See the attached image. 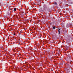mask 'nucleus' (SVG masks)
I'll return each mask as SVG.
<instances>
[{
  "instance_id": "nucleus-1",
  "label": "nucleus",
  "mask_w": 73,
  "mask_h": 73,
  "mask_svg": "<svg viewBox=\"0 0 73 73\" xmlns=\"http://www.w3.org/2000/svg\"><path fill=\"white\" fill-rule=\"evenodd\" d=\"M71 25H72V23H68L67 24V25L66 26V27H70V26H71Z\"/></svg>"
},
{
  "instance_id": "nucleus-2",
  "label": "nucleus",
  "mask_w": 73,
  "mask_h": 73,
  "mask_svg": "<svg viewBox=\"0 0 73 73\" xmlns=\"http://www.w3.org/2000/svg\"><path fill=\"white\" fill-rule=\"evenodd\" d=\"M63 33L64 35H66L67 33V31L66 30L63 32Z\"/></svg>"
},
{
  "instance_id": "nucleus-3",
  "label": "nucleus",
  "mask_w": 73,
  "mask_h": 73,
  "mask_svg": "<svg viewBox=\"0 0 73 73\" xmlns=\"http://www.w3.org/2000/svg\"><path fill=\"white\" fill-rule=\"evenodd\" d=\"M46 16L47 17H49V14L48 13L46 14Z\"/></svg>"
},
{
  "instance_id": "nucleus-4",
  "label": "nucleus",
  "mask_w": 73,
  "mask_h": 73,
  "mask_svg": "<svg viewBox=\"0 0 73 73\" xmlns=\"http://www.w3.org/2000/svg\"><path fill=\"white\" fill-rule=\"evenodd\" d=\"M60 29H58V34H60Z\"/></svg>"
},
{
  "instance_id": "nucleus-5",
  "label": "nucleus",
  "mask_w": 73,
  "mask_h": 73,
  "mask_svg": "<svg viewBox=\"0 0 73 73\" xmlns=\"http://www.w3.org/2000/svg\"><path fill=\"white\" fill-rule=\"evenodd\" d=\"M21 13H24V12L23 11V10H21Z\"/></svg>"
},
{
  "instance_id": "nucleus-6",
  "label": "nucleus",
  "mask_w": 73,
  "mask_h": 73,
  "mask_svg": "<svg viewBox=\"0 0 73 73\" xmlns=\"http://www.w3.org/2000/svg\"><path fill=\"white\" fill-rule=\"evenodd\" d=\"M14 11H16V8H15L14 9Z\"/></svg>"
},
{
  "instance_id": "nucleus-7",
  "label": "nucleus",
  "mask_w": 73,
  "mask_h": 73,
  "mask_svg": "<svg viewBox=\"0 0 73 73\" xmlns=\"http://www.w3.org/2000/svg\"><path fill=\"white\" fill-rule=\"evenodd\" d=\"M70 72V70H67V73H69Z\"/></svg>"
},
{
  "instance_id": "nucleus-8",
  "label": "nucleus",
  "mask_w": 73,
  "mask_h": 73,
  "mask_svg": "<svg viewBox=\"0 0 73 73\" xmlns=\"http://www.w3.org/2000/svg\"><path fill=\"white\" fill-rule=\"evenodd\" d=\"M68 69H66L65 70V71H66V73H67V72H68Z\"/></svg>"
},
{
  "instance_id": "nucleus-9",
  "label": "nucleus",
  "mask_w": 73,
  "mask_h": 73,
  "mask_svg": "<svg viewBox=\"0 0 73 73\" xmlns=\"http://www.w3.org/2000/svg\"><path fill=\"white\" fill-rule=\"evenodd\" d=\"M54 4L55 5H57V3L56 2H55Z\"/></svg>"
},
{
  "instance_id": "nucleus-10",
  "label": "nucleus",
  "mask_w": 73,
  "mask_h": 73,
  "mask_svg": "<svg viewBox=\"0 0 73 73\" xmlns=\"http://www.w3.org/2000/svg\"><path fill=\"white\" fill-rule=\"evenodd\" d=\"M66 65H67V66H68V67H69V64H66Z\"/></svg>"
},
{
  "instance_id": "nucleus-11",
  "label": "nucleus",
  "mask_w": 73,
  "mask_h": 73,
  "mask_svg": "<svg viewBox=\"0 0 73 73\" xmlns=\"http://www.w3.org/2000/svg\"><path fill=\"white\" fill-rule=\"evenodd\" d=\"M18 41L19 42V43H20V42H21V40L19 39V40Z\"/></svg>"
},
{
  "instance_id": "nucleus-12",
  "label": "nucleus",
  "mask_w": 73,
  "mask_h": 73,
  "mask_svg": "<svg viewBox=\"0 0 73 73\" xmlns=\"http://www.w3.org/2000/svg\"><path fill=\"white\" fill-rule=\"evenodd\" d=\"M53 29H56V27H53Z\"/></svg>"
},
{
  "instance_id": "nucleus-13",
  "label": "nucleus",
  "mask_w": 73,
  "mask_h": 73,
  "mask_svg": "<svg viewBox=\"0 0 73 73\" xmlns=\"http://www.w3.org/2000/svg\"><path fill=\"white\" fill-rule=\"evenodd\" d=\"M15 35H16V34L15 33H14V36H15Z\"/></svg>"
},
{
  "instance_id": "nucleus-14",
  "label": "nucleus",
  "mask_w": 73,
  "mask_h": 73,
  "mask_svg": "<svg viewBox=\"0 0 73 73\" xmlns=\"http://www.w3.org/2000/svg\"><path fill=\"white\" fill-rule=\"evenodd\" d=\"M13 17H15V15H14V16H13Z\"/></svg>"
},
{
  "instance_id": "nucleus-15",
  "label": "nucleus",
  "mask_w": 73,
  "mask_h": 73,
  "mask_svg": "<svg viewBox=\"0 0 73 73\" xmlns=\"http://www.w3.org/2000/svg\"><path fill=\"white\" fill-rule=\"evenodd\" d=\"M72 10H70V9H69V11H71V10L72 11Z\"/></svg>"
},
{
  "instance_id": "nucleus-16",
  "label": "nucleus",
  "mask_w": 73,
  "mask_h": 73,
  "mask_svg": "<svg viewBox=\"0 0 73 73\" xmlns=\"http://www.w3.org/2000/svg\"><path fill=\"white\" fill-rule=\"evenodd\" d=\"M31 22H32V21L30 20Z\"/></svg>"
},
{
  "instance_id": "nucleus-17",
  "label": "nucleus",
  "mask_w": 73,
  "mask_h": 73,
  "mask_svg": "<svg viewBox=\"0 0 73 73\" xmlns=\"http://www.w3.org/2000/svg\"><path fill=\"white\" fill-rule=\"evenodd\" d=\"M48 11H49V10H48Z\"/></svg>"
},
{
  "instance_id": "nucleus-18",
  "label": "nucleus",
  "mask_w": 73,
  "mask_h": 73,
  "mask_svg": "<svg viewBox=\"0 0 73 73\" xmlns=\"http://www.w3.org/2000/svg\"><path fill=\"white\" fill-rule=\"evenodd\" d=\"M18 43V44H20V43H19V42Z\"/></svg>"
},
{
  "instance_id": "nucleus-19",
  "label": "nucleus",
  "mask_w": 73,
  "mask_h": 73,
  "mask_svg": "<svg viewBox=\"0 0 73 73\" xmlns=\"http://www.w3.org/2000/svg\"><path fill=\"white\" fill-rule=\"evenodd\" d=\"M72 4H73V3H72Z\"/></svg>"
}]
</instances>
